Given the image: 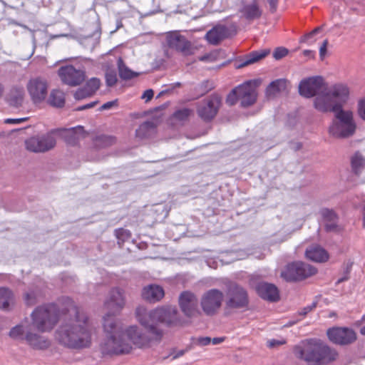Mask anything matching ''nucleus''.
I'll return each mask as SVG.
<instances>
[{
	"label": "nucleus",
	"instance_id": "f257e3e1",
	"mask_svg": "<svg viewBox=\"0 0 365 365\" xmlns=\"http://www.w3.org/2000/svg\"><path fill=\"white\" fill-rule=\"evenodd\" d=\"M125 304L123 290L114 288L110 290L104 306L108 312L103 317L104 339L99 344L103 356L123 355L130 353L134 348L147 349L151 346L152 339L136 324L121 328L115 318Z\"/></svg>",
	"mask_w": 365,
	"mask_h": 365
},
{
	"label": "nucleus",
	"instance_id": "f03ea898",
	"mask_svg": "<svg viewBox=\"0 0 365 365\" xmlns=\"http://www.w3.org/2000/svg\"><path fill=\"white\" fill-rule=\"evenodd\" d=\"M63 322L55 331V340L64 348L81 351L93 344V328L86 312L66 299Z\"/></svg>",
	"mask_w": 365,
	"mask_h": 365
},
{
	"label": "nucleus",
	"instance_id": "7ed1b4c3",
	"mask_svg": "<svg viewBox=\"0 0 365 365\" xmlns=\"http://www.w3.org/2000/svg\"><path fill=\"white\" fill-rule=\"evenodd\" d=\"M350 97L349 87L342 83L327 84L314 98V108L321 113H334L345 105Z\"/></svg>",
	"mask_w": 365,
	"mask_h": 365
},
{
	"label": "nucleus",
	"instance_id": "20e7f679",
	"mask_svg": "<svg viewBox=\"0 0 365 365\" xmlns=\"http://www.w3.org/2000/svg\"><path fill=\"white\" fill-rule=\"evenodd\" d=\"M334 114V118L329 127V134L336 138H347L352 136L356 130L354 113L342 107Z\"/></svg>",
	"mask_w": 365,
	"mask_h": 365
},
{
	"label": "nucleus",
	"instance_id": "39448f33",
	"mask_svg": "<svg viewBox=\"0 0 365 365\" xmlns=\"http://www.w3.org/2000/svg\"><path fill=\"white\" fill-rule=\"evenodd\" d=\"M33 330L41 332L51 330L58 321V315L55 305L48 304L37 307L31 314Z\"/></svg>",
	"mask_w": 365,
	"mask_h": 365
},
{
	"label": "nucleus",
	"instance_id": "423d86ee",
	"mask_svg": "<svg viewBox=\"0 0 365 365\" xmlns=\"http://www.w3.org/2000/svg\"><path fill=\"white\" fill-rule=\"evenodd\" d=\"M224 298V293L220 289L212 288L206 290L200 299L202 312L210 317L217 314L222 306Z\"/></svg>",
	"mask_w": 365,
	"mask_h": 365
},
{
	"label": "nucleus",
	"instance_id": "0eeeda50",
	"mask_svg": "<svg viewBox=\"0 0 365 365\" xmlns=\"http://www.w3.org/2000/svg\"><path fill=\"white\" fill-rule=\"evenodd\" d=\"M317 272L314 267L299 261L288 264L280 275L287 282H297L310 277Z\"/></svg>",
	"mask_w": 365,
	"mask_h": 365
},
{
	"label": "nucleus",
	"instance_id": "6e6552de",
	"mask_svg": "<svg viewBox=\"0 0 365 365\" xmlns=\"http://www.w3.org/2000/svg\"><path fill=\"white\" fill-rule=\"evenodd\" d=\"M322 340L319 339H307L302 340L295 346L294 352L295 355L312 365H317V359L319 357Z\"/></svg>",
	"mask_w": 365,
	"mask_h": 365
},
{
	"label": "nucleus",
	"instance_id": "1a4fd4ad",
	"mask_svg": "<svg viewBox=\"0 0 365 365\" xmlns=\"http://www.w3.org/2000/svg\"><path fill=\"white\" fill-rule=\"evenodd\" d=\"M249 302L247 290L236 283H231L227 291L226 307L229 309H247Z\"/></svg>",
	"mask_w": 365,
	"mask_h": 365
},
{
	"label": "nucleus",
	"instance_id": "9d476101",
	"mask_svg": "<svg viewBox=\"0 0 365 365\" xmlns=\"http://www.w3.org/2000/svg\"><path fill=\"white\" fill-rule=\"evenodd\" d=\"M178 302L180 311L186 317L195 318L201 315L200 301L194 292L188 290L182 292L179 294Z\"/></svg>",
	"mask_w": 365,
	"mask_h": 365
},
{
	"label": "nucleus",
	"instance_id": "9b49d317",
	"mask_svg": "<svg viewBox=\"0 0 365 365\" xmlns=\"http://www.w3.org/2000/svg\"><path fill=\"white\" fill-rule=\"evenodd\" d=\"M327 83L321 76H314L304 78L299 84V94L305 98L316 97Z\"/></svg>",
	"mask_w": 365,
	"mask_h": 365
},
{
	"label": "nucleus",
	"instance_id": "f8f14e48",
	"mask_svg": "<svg viewBox=\"0 0 365 365\" xmlns=\"http://www.w3.org/2000/svg\"><path fill=\"white\" fill-rule=\"evenodd\" d=\"M157 323L168 327L181 326L182 320L175 306L165 305L156 308Z\"/></svg>",
	"mask_w": 365,
	"mask_h": 365
},
{
	"label": "nucleus",
	"instance_id": "ddd939ff",
	"mask_svg": "<svg viewBox=\"0 0 365 365\" xmlns=\"http://www.w3.org/2000/svg\"><path fill=\"white\" fill-rule=\"evenodd\" d=\"M221 106V98L212 95L202 101L197 107L198 116L204 121H210L215 117Z\"/></svg>",
	"mask_w": 365,
	"mask_h": 365
},
{
	"label": "nucleus",
	"instance_id": "4468645a",
	"mask_svg": "<svg viewBox=\"0 0 365 365\" xmlns=\"http://www.w3.org/2000/svg\"><path fill=\"white\" fill-rule=\"evenodd\" d=\"M26 88L31 101L35 104L42 103L47 97L48 83L42 78H31L26 85Z\"/></svg>",
	"mask_w": 365,
	"mask_h": 365
},
{
	"label": "nucleus",
	"instance_id": "2eb2a0df",
	"mask_svg": "<svg viewBox=\"0 0 365 365\" xmlns=\"http://www.w3.org/2000/svg\"><path fill=\"white\" fill-rule=\"evenodd\" d=\"M135 317L137 322L148 331L153 334H158L156 326L157 314L156 308L148 311L143 306H138L135 310Z\"/></svg>",
	"mask_w": 365,
	"mask_h": 365
},
{
	"label": "nucleus",
	"instance_id": "dca6fc26",
	"mask_svg": "<svg viewBox=\"0 0 365 365\" xmlns=\"http://www.w3.org/2000/svg\"><path fill=\"white\" fill-rule=\"evenodd\" d=\"M58 75L63 83L70 86H79L86 78L83 70L77 69L71 65L61 66L58 71Z\"/></svg>",
	"mask_w": 365,
	"mask_h": 365
},
{
	"label": "nucleus",
	"instance_id": "f3484780",
	"mask_svg": "<svg viewBox=\"0 0 365 365\" xmlns=\"http://www.w3.org/2000/svg\"><path fill=\"white\" fill-rule=\"evenodd\" d=\"M327 334L331 342L340 345L351 344L356 339V334L355 331L349 328H330L327 330Z\"/></svg>",
	"mask_w": 365,
	"mask_h": 365
},
{
	"label": "nucleus",
	"instance_id": "a211bd4d",
	"mask_svg": "<svg viewBox=\"0 0 365 365\" xmlns=\"http://www.w3.org/2000/svg\"><path fill=\"white\" fill-rule=\"evenodd\" d=\"M235 91L238 92V99L242 107H249L257 100V91L250 83H245L237 86Z\"/></svg>",
	"mask_w": 365,
	"mask_h": 365
},
{
	"label": "nucleus",
	"instance_id": "6ab92c4d",
	"mask_svg": "<svg viewBox=\"0 0 365 365\" xmlns=\"http://www.w3.org/2000/svg\"><path fill=\"white\" fill-rule=\"evenodd\" d=\"M166 40L169 47L180 51L186 55L190 54L192 53V46L190 42L178 33H169L167 35Z\"/></svg>",
	"mask_w": 365,
	"mask_h": 365
},
{
	"label": "nucleus",
	"instance_id": "aec40b11",
	"mask_svg": "<svg viewBox=\"0 0 365 365\" xmlns=\"http://www.w3.org/2000/svg\"><path fill=\"white\" fill-rule=\"evenodd\" d=\"M258 295L267 301L277 302L279 299V294L277 287L267 282H260L256 287Z\"/></svg>",
	"mask_w": 365,
	"mask_h": 365
},
{
	"label": "nucleus",
	"instance_id": "412c9836",
	"mask_svg": "<svg viewBox=\"0 0 365 365\" xmlns=\"http://www.w3.org/2000/svg\"><path fill=\"white\" fill-rule=\"evenodd\" d=\"M240 12L242 17L248 21H253L260 18L262 11L259 8L257 0H252L251 2H244Z\"/></svg>",
	"mask_w": 365,
	"mask_h": 365
},
{
	"label": "nucleus",
	"instance_id": "4be33fe9",
	"mask_svg": "<svg viewBox=\"0 0 365 365\" xmlns=\"http://www.w3.org/2000/svg\"><path fill=\"white\" fill-rule=\"evenodd\" d=\"M319 357L317 359V365H327L336 361L339 359L338 351L328 346L322 341Z\"/></svg>",
	"mask_w": 365,
	"mask_h": 365
},
{
	"label": "nucleus",
	"instance_id": "5701e85b",
	"mask_svg": "<svg viewBox=\"0 0 365 365\" xmlns=\"http://www.w3.org/2000/svg\"><path fill=\"white\" fill-rule=\"evenodd\" d=\"M56 132L58 135L62 136L65 141L71 145L76 144L85 136L83 128L81 126L69 129H59L56 130Z\"/></svg>",
	"mask_w": 365,
	"mask_h": 365
},
{
	"label": "nucleus",
	"instance_id": "b1692460",
	"mask_svg": "<svg viewBox=\"0 0 365 365\" xmlns=\"http://www.w3.org/2000/svg\"><path fill=\"white\" fill-rule=\"evenodd\" d=\"M7 103L15 108H21L25 101V93L23 88H12L6 97Z\"/></svg>",
	"mask_w": 365,
	"mask_h": 365
},
{
	"label": "nucleus",
	"instance_id": "393cba45",
	"mask_svg": "<svg viewBox=\"0 0 365 365\" xmlns=\"http://www.w3.org/2000/svg\"><path fill=\"white\" fill-rule=\"evenodd\" d=\"M165 292L163 287L157 284L146 286L142 291L143 298L150 302L160 301L163 298Z\"/></svg>",
	"mask_w": 365,
	"mask_h": 365
},
{
	"label": "nucleus",
	"instance_id": "a878e982",
	"mask_svg": "<svg viewBox=\"0 0 365 365\" xmlns=\"http://www.w3.org/2000/svg\"><path fill=\"white\" fill-rule=\"evenodd\" d=\"M305 256L308 259L316 262H325L329 258L328 252L319 245H313L307 249Z\"/></svg>",
	"mask_w": 365,
	"mask_h": 365
},
{
	"label": "nucleus",
	"instance_id": "bb28decb",
	"mask_svg": "<svg viewBox=\"0 0 365 365\" xmlns=\"http://www.w3.org/2000/svg\"><path fill=\"white\" fill-rule=\"evenodd\" d=\"M25 341L32 348L36 349H46L49 346V341L44 337L34 334L32 331L27 330L25 335Z\"/></svg>",
	"mask_w": 365,
	"mask_h": 365
},
{
	"label": "nucleus",
	"instance_id": "cd10ccee",
	"mask_svg": "<svg viewBox=\"0 0 365 365\" xmlns=\"http://www.w3.org/2000/svg\"><path fill=\"white\" fill-rule=\"evenodd\" d=\"M27 330L33 331V328L28 322H24L11 329L9 336L15 340H25Z\"/></svg>",
	"mask_w": 365,
	"mask_h": 365
},
{
	"label": "nucleus",
	"instance_id": "c85d7f7f",
	"mask_svg": "<svg viewBox=\"0 0 365 365\" xmlns=\"http://www.w3.org/2000/svg\"><path fill=\"white\" fill-rule=\"evenodd\" d=\"M226 34V28L225 26H219L210 30L206 34L205 38L210 43L216 45L225 37Z\"/></svg>",
	"mask_w": 365,
	"mask_h": 365
},
{
	"label": "nucleus",
	"instance_id": "c756f323",
	"mask_svg": "<svg viewBox=\"0 0 365 365\" xmlns=\"http://www.w3.org/2000/svg\"><path fill=\"white\" fill-rule=\"evenodd\" d=\"M286 88L287 81L284 79H277L269 83L266 89V93L269 97L274 96L277 94L284 91Z\"/></svg>",
	"mask_w": 365,
	"mask_h": 365
},
{
	"label": "nucleus",
	"instance_id": "7c9ffc66",
	"mask_svg": "<svg viewBox=\"0 0 365 365\" xmlns=\"http://www.w3.org/2000/svg\"><path fill=\"white\" fill-rule=\"evenodd\" d=\"M57 135L56 130H53L45 135L39 137L40 145L43 146V153L46 152L56 146Z\"/></svg>",
	"mask_w": 365,
	"mask_h": 365
},
{
	"label": "nucleus",
	"instance_id": "2f4dec72",
	"mask_svg": "<svg viewBox=\"0 0 365 365\" xmlns=\"http://www.w3.org/2000/svg\"><path fill=\"white\" fill-rule=\"evenodd\" d=\"M269 53V50H261L252 52L247 58L242 61L237 68H242L250 64L257 62L264 58Z\"/></svg>",
	"mask_w": 365,
	"mask_h": 365
},
{
	"label": "nucleus",
	"instance_id": "473e14b6",
	"mask_svg": "<svg viewBox=\"0 0 365 365\" xmlns=\"http://www.w3.org/2000/svg\"><path fill=\"white\" fill-rule=\"evenodd\" d=\"M48 103L53 107L61 108L65 104V94L58 89L51 91L48 100Z\"/></svg>",
	"mask_w": 365,
	"mask_h": 365
},
{
	"label": "nucleus",
	"instance_id": "72a5a7b5",
	"mask_svg": "<svg viewBox=\"0 0 365 365\" xmlns=\"http://www.w3.org/2000/svg\"><path fill=\"white\" fill-rule=\"evenodd\" d=\"M14 304L11 291L5 287H0V309H8Z\"/></svg>",
	"mask_w": 365,
	"mask_h": 365
},
{
	"label": "nucleus",
	"instance_id": "f704fd0d",
	"mask_svg": "<svg viewBox=\"0 0 365 365\" xmlns=\"http://www.w3.org/2000/svg\"><path fill=\"white\" fill-rule=\"evenodd\" d=\"M351 168L356 174H359L365 168V158L359 153H356L351 159Z\"/></svg>",
	"mask_w": 365,
	"mask_h": 365
},
{
	"label": "nucleus",
	"instance_id": "c9c22d12",
	"mask_svg": "<svg viewBox=\"0 0 365 365\" xmlns=\"http://www.w3.org/2000/svg\"><path fill=\"white\" fill-rule=\"evenodd\" d=\"M26 148L34 153H43V146L40 145L39 136L29 138L25 141Z\"/></svg>",
	"mask_w": 365,
	"mask_h": 365
},
{
	"label": "nucleus",
	"instance_id": "e433bc0d",
	"mask_svg": "<svg viewBox=\"0 0 365 365\" xmlns=\"http://www.w3.org/2000/svg\"><path fill=\"white\" fill-rule=\"evenodd\" d=\"M154 125L151 122H145L136 130V136L140 138L148 137L154 131Z\"/></svg>",
	"mask_w": 365,
	"mask_h": 365
},
{
	"label": "nucleus",
	"instance_id": "4c0bfd02",
	"mask_svg": "<svg viewBox=\"0 0 365 365\" xmlns=\"http://www.w3.org/2000/svg\"><path fill=\"white\" fill-rule=\"evenodd\" d=\"M118 70L120 78L123 79H130L137 76V73H134L124 65L121 58L118 59Z\"/></svg>",
	"mask_w": 365,
	"mask_h": 365
},
{
	"label": "nucleus",
	"instance_id": "58836bf2",
	"mask_svg": "<svg viewBox=\"0 0 365 365\" xmlns=\"http://www.w3.org/2000/svg\"><path fill=\"white\" fill-rule=\"evenodd\" d=\"M101 81L97 78H91L88 80L84 87L87 89L88 93L93 96L100 88Z\"/></svg>",
	"mask_w": 365,
	"mask_h": 365
},
{
	"label": "nucleus",
	"instance_id": "ea45409f",
	"mask_svg": "<svg viewBox=\"0 0 365 365\" xmlns=\"http://www.w3.org/2000/svg\"><path fill=\"white\" fill-rule=\"evenodd\" d=\"M321 215L327 222L330 221H336L337 216L335 212L331 210L324 208L321 210Z\"/></svg>",
	"mask_w": 365,
	"mask_h": 365
},
{
	"label": "nucleus",
	"instance_id": "a19ab883",
	"mask_svg": "<svg viewBox=\"0 0 365 365\" xmlns=\"http://www.w3.org/2000/svg\"><path fill=\"white\" fill-rule=\"evenodd\" d=\"M191 110L188 108H183L176 111L174 117L179 120H184L190 115Z\"/></svg>",
	"mask_w": 365,
	"mask_h": 365
},
{
	"label": "nucleus",
	"instance_id": "79ce46f5",
	"mask_svg": "<svg viewBox=\"0 0 365 365\" xmlns=\"http://www.w3.org/2000/svg\"><path fill=\"white\" fill-rule=\"evenodd\" d=\"M91 96L87 89L83 86L81 88L78 89L74 93V98L76 100H82Z\"/></svg>",
	"mask_w": 365,
	"mask_h": 365
},
{
	"label": "nucleus",
	"instance_id": "37998d69",
	"mask_svg": "<svg viewBox=\"0 0 365 365\" xmlns=\"http://www.w3.org/2000/svg\"><path fill=\"white\" fill-rule=\"evenodd\" d=\"M288 54V50L284 47H278L273 52V57L279 60Z\"/></svg>",
	"mask_w": 365,
	"mask_h": 365
},
{
	"label": "nucleus",
	"instance_id": "c03bdc74",
	"mask_svg": "<svg viewBox=\"0 0 365 365\" xmlns=\"http://www.w3.org/2000/svg\"><path fill=\"white\" fill-rule=\"evenodd\" d=\"M115 235L117 238L121 239L122 240H125L130 238L131 234L130 231L120 228L115 230Z\"/></svg>",
	"mask_w": 365,
	"mask_h": 365
},
{
	"label": "nucleus",
	"instance_id": "a18cd8bd",
	"mask_svg": "<svg viewBox=\"0 0 365 365\" xmlns=\"http://www.w3.org/2000/svg\"><path fill=\"white\" fill-rule=\"evenodd\" d=\"M106 82L108 86H113L117 82L116 74L113 72L107 73L106 75Z\"/></svg>",
	"mask_w": 365,
	"mask_h": 365
},
{
	"label": "nucleus",
	"instance_id": "49530a36",
	"mask_svg": "<svg viewBox=\"0 0 365 365\" xmlns=\"http://www.w3.org/2000/svg\"><path fill=\"white\" fill-rule=\"evenodd\" d=\"M325 228L329 232H339L341 228L337 225L336 221L326 222Z\"/></svg>",
	"mask_w": 365,
	"mask_h": 365
},
{
	"label": "nucleus",
	"instance_id": "de8ad7c7",
	"mask_svg": "<svg viewBox=\"0 0 365 365\" xmlns=\"http://www.w3.org/2000/svg\"><path fill=\"white\" fill-rule=\"evenodd\" d=\"M358 113L360 118L365 120V98L358 102Z\"/></svg>",
	"mask_w": 365,
	"mask_h": 365
},
{
	"label": "nucleus",
	"instance_id": "09e8293b",
	"mask_svg": "<svg viewBox=\"0 0 365 365\" xmlns=\"http://www.w3.org/2000/svg\"><path fill=\"white\" fill-rule=\"evenodd\" d=\"M238 99V92L235 91V88L231 91L227 98V102L230 105H234L236 103Z\"/></svg>",
	"mask_w": 365,
	"mask_h": 365
},
{
	"label": "nucleus",
	"instance_id": "8fccbe9b",
	"mask_svg": "<svg viewBox=\"0 0 365 365\" xmlns=\"http://www.w3.org/2000/svg\"><path fill=\"white\" fill-rule=\"evenodd\" d=\"M180 86H181V83L180 82L171 83V84L167 86V88L160 92V94L172 93L176 88H179Z\"/></svg>",
	"mask_w": 365,
	"mask_h": 365
},
{
	"label": "nucleus",
	"instance_id": "3c124183",
	"mask_svg": "<svg viewBox=\"0 0 365 365\" xmlns=\"http://www.w3.org/2000/svg\"><path fill=\"white\" fill-rule=\"evenodd\" d=\"M216 59H217L216 52H212L209 54H206V55L199 57V60L201 61L214 62L216 61Z\"/></svg>",
	"mask_w": 365,
	"mask_h": 365
},
{
	"label": "nucleus",
	"instance_id": "603ef678",
	"mask_svg": "<svg viewBox=\"0 0 365 365\" xmlns=\"http://www.w3.org/2000/svg\"><path fill=\"white\" fill-rule=\"evenodd\" d=\"M210 342H211V338H210L208 336H202V337H199L196 339L195 344H197L198 346H207V345L210 344Z\"/></svg>",
	"mask_w": 365,
	"mask_h": 365
},
{
	"label": "nucleus",
	"instance_id": "864d4df0",
	"mask_svg": "<svg viewBox=\"0 0 365 365\" xmlns=\"http://www.w3.org/2000/svg\"><path fill=\"white\" fill-rule=\"evenodd\" d=\"M328 44H329L328 40L325 39L319 48V56L322 60H323L326 56L327 48Z\"/></svg>",
	"mask_w": 365,
	"mask_h": 365
},
{
	"label": "nucleus",
	"instance_id": "5fc2aeb1",
	"mask_svg": "<svg viewBox=\"0 0 365 365\" xmlns=\"http://www.w3.org/2000/svg\"><path fill=\"white\" fill-rule=\"evenodd\" d=\"M320 28H316L314 29L312 31H311L310 33L306 34L304 36H303L301 39H300V42L301 43H305L308 41L309 38H310L311 37H312L314 34H316L319 31Z\"/></svg>",
	"mask_w": 365,
	"mask_h": 365
},
{
	"label": "nucleus",
	"instance_id": "6e6d98bb",
	"mask_svg": "<svg viewBox=\"0 0 365 365\" xmlns=\"http://www.w3.org/2000/svg\"><path fill=\"white\" fill-rule=\"evenodd\" d=\"M315 307V304H312V305L307 306L302 308L299 312V314L303 317L306 316L309 312H311Z\"/></svg>",
	"mask_w": 365,
	"mask_h": 365
},
{
	"label": "nucleus",
	"instance_id": "4d7b16f0",
	"mask_svg": "<svg viewBox=\"0 0 365 365\" xmlns=\"http://www.w3.org/2000/svg\"><path fill=\"white\" fill-rule=\"evenodd\" d=\"M153 93H154L152 89H148L143 93L141 98L144 99L146 102L149 101L150 100L152 99Z\"/></svg>",
	"mask_w": 365,
	"mask_h": 365
},
{
	"label": "nucleus",
	"instance_id": "13d9d810",
	"mask_svg": "<svg viewBox=\"0 0 365 365\" xmlns=\"http://www.w3.org/2000/svg\"><path fill=\"white\" fill-rule=\"evenodd\" d=\"M26 118H7L4 120L6 123L9 124H19L25 121Z\"/></svg>",
	"mask_w": 365,
	"mask_h": 365
},
{
	"label": "nucleus",
	"instance_id": "bf43d9fd",
	"mask_svg": "<svg viewBox=\"0 0 365 365\" xmlns=\"http://www.w3.org/2000/svg\"><path fill=\"white\" fill-rule=\"evenodd\" d=\"M117 104V101H108L104 104H103L101 107V110H108V109H110L112 107H113L114 106H115Z\"/></svg>",
	"mask_w": 365,
	"mask_h": 365
},
{
	"label": "nucleus",
	"instance_id": "052dcab7",
	"mask_svg": "<svg viewBox=\"0 0 365 365\" xmlns=\"http://www.w3.org/2000/svg\"><path fill=\"white\" fill-rule=\"evenodd\" d=\"M285 342H286L285 340L272 339V340L269 341L268 344H269V346L273 347L275 346L284 344H285Z\"/></svg>",
	"mask_w": 365,
	"mask_h": 365
},
{
	"label": "nucleus",
	"instance_id": "680f3d73",
	"mask_svg": "<svg viewBox=\"0 0 365 365\" xmlns=\"http://www.w3.org/2000/svg\"><path fill=\"white\" fill-rule=\"evenodd\" d=\"M97 103H98L97 101H94V102H92V103H87V104L83 105L82 106L78 107L76 110H85V109H88V108L94 107L97 104Z\"/></svg>",
	"mask_w": 365,
	"mask_h": 365
},
{
	"label": "nucleus",
	"instance_id": "e2e57ef3",
	"mask_svg": "<svg viewBox=\"0 0 365 365\" xmlns=\"http://www.w3.org/2000/svg\"><path fill=\"white\" fill-rule=\"evenodd\" d=\"M34 294L27 293L25 295V300L28 304H32L34 303Z\"/></svg>",
	"mask_w": 365,
	"mask_h": 365
},
{
	"label": "nucleus",
	"instance_id": "0e129e2a",
	"mask_svg": "<svg viewBox=\"0 0 365 365\" xmlns=\"http://www.w3.org/2000/svg\"><path fill=\"white\" fill-rule=\"evenodd\" d=\"M268 2L269 4V6H270V8H271V10L272 11H274L276 8H277V0H268Z\"/></svg>",
	"mask_w": 365,
	"mask_h": 365
},
{
	"label": "nucleus",
	"instance_id": "69168bd1",
	"mask_svg": "<svg viewBox=\"0 0 365 365\" xmlns=\"http://www.w3.org/2000/svg\"><path fill=\"white\" fill-rule=\"evenodd\" d=\"M302 53L304 56H307L309 58H314V52L311 50H304Z\"/></svg>",
	"mask_w": 365,
	"mask_h": 365
},
{
	"label": "nucleus",
	"instance_id": "338daca9",
	"mask_svg": "<svg viewBox=\"0 0 365 365\" xmlns=\"http://www.w3.org/2000/svg\"><path fill=\"white\" fill-rule=\"evenodd\" d=\"M224 341V339L223 338H221V337H215V338H213V339H211V342L213 344H220L221 342H222Z\"/></svg>",
	"mask_w": 365,
	"mask_h": 365
},
{
	"label": "nucleus",
	"instance_id": "774afa93",
	"mask_svg": "<svg viewBox=\"0 0 365 365\" xmlns=\"http://www.w3.org/2000/svg\"><path fill=\"white\" fill-rule=\"evenodd\" d=\"M5 88L4 86L0 83V98H2L4 93Z\"/></svg>",
	"mask_w": 365,
	"mask_h": 365
}]
</instances>
